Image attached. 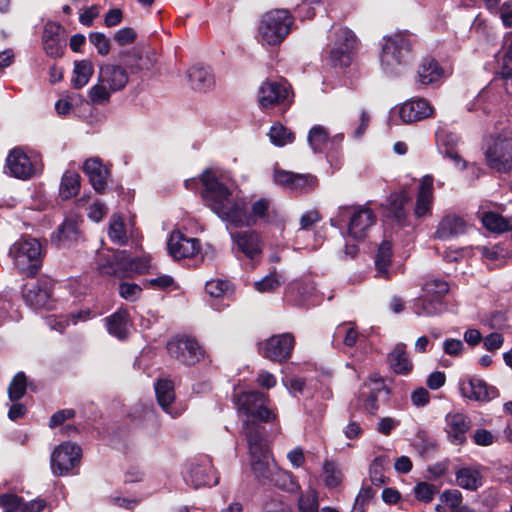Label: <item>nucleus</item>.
I'll use <instances>...</instances> for the list:
<instances>
[{"instance_id": "1", "label": "nucleus", "mask_w": 512, "mask_h": 512, "mask_svg": "<svg viewBox=\"0 0 512 512\" xmlns=\"http://www.w3.org/2000/svg\"><path fill=\"white\" fill-rule=\"evenodd\" d=\"M228 176L213 169H206L200 180L202 197L205 204L224 222L235 227L251 226L258 220L265 219L270 201L261 198L251 206L248 213L244 199L240 198L233 184H229Z\"/></svg>"}, {"instance_id": "2", "label": "nucleus", "mask_w": 512, "mask_h": 512, "mask_svg": "<svg viewBox=\"0 0 512 512\" xmlns=\"http://www.w3.org/2000/svg\"><path fill=\"white\" fill-rule=\"evenodd\" d=\"M380 65L389 76H397L412 59V38L408 32L398 31L386 35L380 43Z\"/></svg>"}, {"instance_id": "3", "label": "nucleus", "mask_w": 512, "mask_h": 512, "mask_svg": "<svg viewBox=\"0 0 512 512\" xmlns=\"http://www.w3.org/2000/svg\"><path fill=\"white\" fill-rule=\"evenodd\" d=\"M128 81L129 73L125 67L110 63L100 66L97 82L89 89V102L95 106L107 105L112 94L122 91Z\"/></svg>"}, {"instance_id": "4", "label": "nucleus", "mask_w": 512, "mask_h": 512, "mask_svg": "<svg viewBox=\"0 0 512 512\" xmlns=\"http://www.w3.org/2000/svg\"><path fill=\"white\" fill-rule=\"evenodd\" d=\"M375 221L373 211L361 205L339 206L335 216L330 219L331 225L340 229L347 223V234L356 240L365 238Z\"/></svg>"}, {"instance_id": "5", "label": "nucleus", "mask_w": 512, "mask_h": 512, "mask_svg": "<svg viewBox=\"0 0 512 512\" xmlns=\"http://www.w3.org/2000/svg\"><path fill=\"white\" fill-rule=\"evenodd\" d=\"M9 255L14 267L26 277L33 278L42 267V246L35 238L21 237L10 247Z\"/></svg>"}, {"instance_id": "6", "label": "nucleus", "mask_w": 512, "mask_h": 512, "mask_svg": "<svg viewBox=\"0 0 512 512\" xmlns=\"http://www.w3.org/2000/svg\"><path fill=\"white\" fill-rule=\"evenodd\" d=\"M243 433L247 439L251 457V467L255 476L259 479L271 480L276 466L270 462V454L264 442L259 425L246 423Z\"/></svg>"}, {"instance_id": "7", "label": "nucleus", "mask_w": 512, "mask_h": 512, "mask_svg": "<svg viewBox=\"0 0 512 512\" xmlns=\"http://www.w3.org/2000/svg\"><path fill=\"white\" fill-rule=\"evenodd\" d=\"M293 23L294 18L288 10H270L261 17L258 26V39L265 45H279L291 32Z\"/></svg>"}, {"instance_id": "8", "label": "nucleus", "mask_w": 512, "mask_h": 512, "mask_svg": "<svg viewBox=\"0 0 512 512\" xmlns=\"http://www.w3.org/2000/svg\"><path fill=\"white\" fill-rule=\"evenodd\" d=\"M41 172L42 163L38 155H29L21 147H15L9 151L4 165L6 175L26 181Z\"/></svg>"}, {"instance_id": "9", "label": "nucleus", "mask_w": 512, "mask_h": 512, "mask_svg": "<svg viewBox=\"0 0 512 512\" xmlns=\"http://www.w3.org/2000/svg\"><path fill=\"white\" fill-rule=\"evenodd\" d=\"M512 130L505 129L488 143L485 157L487 164L498 172H507L512 167Z\"/></svg>"}, {"instance_id": "10", "label": "nucleus", "mask_w": 512, "mask_h": 512, "mask_svg": "<svg viewBox=\"0 0 512 512\" xmlns=\"http://www.w3.org/2000/svg\"><path fill=\"white\" fill-rule=\"evenodd\" d=\"M268 396L265 393L258 391L244 392L241 393L237 398V406L239 412L247 416V420L244 423H254V420L262 422H270L275 419V414L267 406ZM256 425H258L256 423Z\"/></svg>"}, {"instance_id": "11", "label": "nucleus", "mask_w": 512, "mask_h": 512, "mask_svg": "<svg viewBox=\"0 0 512 512\" xmlns=\"http://www.w3.org/2000/svg\"><path fill=\"white\" fill-rule=\"evenodd\" d=\"M148 268L147 263L142 259H133L125 251H116L110 258L102 260L99 265L102 274L115 275L125 278L132 274H141Z\"/></svg>"}, {"instance_id": "12", "label": "nucleus", "mask_w": 512, "mask_h": 512, "mask_svg": "<svg viewBox=\"0 0 512 512\" xmlns=\"http://www.w3.org/2000/svg\"><path fill=\"white\" fill-rule=\"evenodd\" d=\"M258 102L262 109L276 106L286 108L292 102L290 86L285 79H268L261 84L258 90Z\"/></svg>"}, {"instance_id": "13", "label": "nucleus", "mask_w": 512, "mask_h": 512, "mask_svg": "<svg viewBox=\"0 0 512 512\" xmlns=\"http://www.w3.org/2000/svg\"><path fill=\"white\" fill-rule=\"evenodd\" d=\"M331 35L333 38V46L330 49L331 63L334 66H348L356 44L354 33L346 27L333 26Z\"/></svg>"}, {"instance_id": "14", "label": "nucleus", "mask_w": 512, "mask_h": 512, "mask_svg": "<svg viewBox=\"0 0 512 512\" xmlns=\"http://www.w3.org/2000/svg\"><path fill=\"white\" fill-rule=\"evenodd\" d=\"M273 181L283 189L296 194L309 193L319 184L317 177L310 173H294L281 169L274 171Z\"/></svg>"}, {"instance_id": "15", "label": "nucleus", "mask_w": 512, "mask_h": 512, "mask_svg": "<svg viewBox=\"0 0 512 512\" xmlns=\"http://www.w3.org/2000/svg\"><path fill=\"white\" fill-rule=\"evenodd\" d=\"M171 357L185 365H193L204 357V351L198 342L190 337H175L167 343Z\"/></svg>"}, {"instance_id": "16", "label": "nucleus", "mask_w": 512, "mask_h": 512, "mask_svg": "<svg viewBox=\"0 0 512 512\" xmlns=\"http://www.w3.org/2000/svg\"><path fill=\"white\" fill-rule=\"evenodd\" d=\"M294 345V336L291 333H282L262 342L260 352L265 358L282 363L291 357Z\"/></svg>"}, {"instance_id": "17", "label": "nucleus", "mask_w": 512, "mask_h": 512, "mask_svg": "<svg viewBox=\"0 0 512 512\" xmlns=\"http://www.w3.org/2000/svg\"><path fill=\"white\" fill-rule=\"evenodd\" d=\"M53 286V280L48 277L29 282L21 289L22 298L35 309L47 307L53 295Z\"/></svg>"}, {"instance_id": "18", "label": "nucleus", "mask_w": 512, "mask_h": 512, "mask_svg": "<svg viewBox=\"0 0 512 512\" xmlns=\"http://www.w3.org/2000/svg\"><path fill=\"white\" fill-rule=\"evenodd\" d=\"M185 480L194 488L213 486L218 483V476L211 460L204 456L190 463L185 474Z\"/></svg>"}, {"instance_id": "19", "label": "nucleus", "mask_w": 512, "mask_h": 512, "mask_svg": "<svg viewBox=\"0 0 512 512\" xmlns=\"http://www.w3.org/2000/svg\"><path fill=\"white\" fill-rule=\"evenodd\" d=\"M470 418L462 412H449L445 416V432L450 443L463 445L467 441V433L471 429Z\"/></svg>"}, {"instance_id": "20", "label": "nucleus", "mask_w": 512, "mask_h": 512, "mask_svg": "<svg viewBox=\"0 0 512 512\" xmlns=\"http://www.w3.org/2000/svg\"><path fill=\"white\" fill-rule=\"evenodd\" d=\"M167 246L169 254L174 259L192 258L200 250V241L197 238L187 237L180 231H173Z\"/></svg>"}, {"instance_id": "21", "label": "nucleus", "mask_w": 512, "mask_h": 512, "mask_svg": "<svg viewBox=\"0 0 512 512\" xmlns=\"http://www.w3.org/2000/svg\"><path fill=\"white\" fill-rule=\"evenodd\" d=\"M399 116L404 123H413L431 117L434 108L425 98H412L404 102L398 109Z\"/></svg>"}, {"instance_id": "22", "label": "nucleus", "mask_w": 512, "mask_h": 512, "mask_svg": "<svg viewBox=\"0 0 512 512\" xmlns=\"http://www.w3.org/2000/svg\"><path fill=\"white\" fill-rule=\"evenodd\" d=\"M461 395L470 400L485 402L499 396L494 386H489L484 380L476 377L469 378L460 383Z\"/></svg>"}, {"instance_id": "23", "label": "nucleus", "mask_w": 512, "mask_h": 512, "mask_svg": "<svg viewBox=\"0 0 512 512\" xmlns=\"http://www.w3.org/2000/svg\"><path fill=\"white\" fill-rule=\"evenodd\" d=\"M82 169L88 176L93 189L97 193H103L111 175L109 168L103 164L99 157H91L84 161Z\"/></svg>"}, {"instance_id": "24", "label": "nucleus", "mask_w": 512, "mask_h": 512, "mask_svg": "<svg viewBox=\"0 0 512 512\" xmlns=\"http://www.w3.org/2000/svg\"><path fill=\"white\" fill-rule=\"evenodd\" d=\"M498 79L484 89L467 104V110L469 112L479 113L481 112L484 116L490 115L494 112L501 101L500 95L495 91V83Z\"/></svg>"}, {"instance_id": "25", "label": "nucleus", "mask_w": 512, "mask_h": 512, "mask_svg": "<svg viewBox=\"0 0 512 512\" xmlns=\"http://www.w3.org/2000/svg\"><path fill=\"white\" fill-rule=\"evenodd\" d=\"M231 238L238 251L247 258L254 259L262 253V240L255 231L231 233Z\"/></svg>"}, {"instance_id": "26", "label": "nucleus", "mask_w": 512, "mask_h": 512, "mask_svg": "<svg viewBox=\"0 0 512 512\" xmlns=\"http://www.w3.org/2000/svg\"><path fill=\"white\" fill-rule=\"evenodd\" d=\"M433 182L431 175H425L421 178L414 213L416 217L421 218L431 214L433 206Z\"/></svg>"}, {"instance_id": "27", "label": "nucleus", "mask_w": 512, "mask_h": 512, "mask_svg": "<svg viewBox=\"0 0 512 512\" xmlns=\"http://www.w3.org/2000/svg\"><path fill=\"white\" fill-rule=\"evenodd\" d=\"M385 388L383 380L380 378L365 383L361 388L357 399V405L361 406L366 412L374 414L378 410V397Z\"/></svg>"}, {"instance_id": "28", "label": "nucleus", "mask_w": 512, "mask_h": 512, "mask_svg": "<svg viewBox=\"0 0 512 512\" xmlns=\"http://www.w3.org/2000/svg\"><path fill=\"white\" fill-rule=\"evenodd\" d=\"M155 393L160 407L172 418H177L182 414V409L173 407L175 401L174 384L167 379H161L155 384Z\"/></svg>"}, {"instance_id": "29", "label": "nucleus", "mask_w": 512, "mask_h": 512, "mask_svg": "<svg viewBox=\"0 0 512 512\" xmlns=\"http://www.w3.org/2000/svg\"><path fill=\"white\" fill-rule=\"evenodd\" d=\"M460 142L459 136L454 133L437 134V145L439 152L449 158L457 168L465 169L467 162L458 154L456 147Z\"/></svg>"}, {"instance_id": "30", "label": "nucleus", "mask_w": 512, "mask_h": 512, "mask_svg": "<svg viewBox=\"0 0 512 512\" xmlns=\"http://www.w3.org/2000/svg\"><path fill=\"white\" fill-rule=\"evenodd\" d=\"M466 230L467 224L461 217L449 214L439 222L435 237L440 240H448L464 234Z\"/></svg>"}, {"instance_id": "31", "label": "nucleus", "mask_w": 512, "mask_h": 512, "mask_svg": "<svg viewBox=\"0 0 512 512\" xmlns=\"http://www.w3.org/2000/svg\"><path fill=\"white\" fill-rule=\"evenodd\" d=\"M444 69L433 58H425L417 70V83L427 87L438 83L444 77Z\"/></svg>"}, {"instance_id": "32", "label": "nucleus", "mask_w": 512, "mask_h": 512, "mask_svg": "<svg viewBox=\"0 0 512 512\" xmlns=\"http://www.w3.org/2000/svg\"><path fill=\"white\" fill-rule=\"evenodd\" d=\"M388 362L391 369L402 375H407L412 371L413 363L406 351V344L398 343L388 354Z\"/></svg>"}, {"instance_id": "33", "label": "nucleus", "mask_w": 512, "mask_h": 512, "mask_svg": "<svg viewBox=\"0 0 512 512\" xmlns=\"http://www.w3.org/2000/svg\"><path fill=\"white\" fill-rule=\"evenodd\" d=\"M191 88L195 91H206L214 84V77L208 67L194 65L187 71Z\"/></svg>"}, {"instance_id": "34", "label": "nucleus", "mask_w": 512, "mask_h": 512, "mask_svg": "<svg viewBox=\"0 0 512 512\" xmlns=\"http://www.w3.org/2000/svg\"><path fill=\"white\" fill-rule=\"evenodd\" d=\"M109 334L118 339H125L129 332V314L125 309H119L106 318Z\"/></svg>"}, {"instance_id": "35", "label": "nucleus", "mask_w": 512, "mask_h": 512, "mask_svg": "<svg viewBox=\"0 0 512 512\" xmlns=\"http://www.w3.org/2000/svg\"><path fill=\"white\" fill-rule=\"evenodd\" d=\"M456 483L463 489L475 491L482 485V476L476 468L462 467L456 471Z\"/></svg>"}, {"instance_id": "36", "label": "nucleus", "mask_w": 512, "mask_h": 512, "mask_svg": "<svg viewBox=\"0 0 512 512\" xmlns=\"http://www.w3.org/2000/svg\"><path fill=\"white\" fill-rule=\"evenodd\" d=\"M314 290L315 286L312 282L295 281L289 285L286 297L293 299L297 305H301L310 300Z\"/></svg>"}, {"instance_id": "37", "label": "nucleus", "mask_w": 512, "mask_h": 512, "mask_svg": "<svg viewBox=\"0 0 512 512\" xmlns=\"http://www.w3.org/2000/svg\"><path fill=\"white\" fill-rule=\"evenodd\" d=\"M392 259V245L389 241L384 240L378 247L375 257V267L377 276L389 278V267Z\"/></svg>"}, {"instance_id": "38", "label": "nucleus", "mask_w": 512, "mask_h": 512, "mask_svg": "<svg viewBox=\"0 0 512 512\" xmlns=\"http://www.w3.org/2000/svg\"><path fill=\"white\" fill-rule=\"evenodd\" d=\"M413 309L417 316H435L443 311V302L423 294L414 300Z\"/></svg>"}, {"instance_id": "39", "label": "nucleus", "mask_w": 512, "mask_h": 512, "mask_svg": "<svg viewBox=\"0 0 512 512\" xmlns=\"http://www.w3.org/2000/svg\"><path fill=\"white\" fill-rule=\"evenodd\" d=\"M94 73V67L90 60L75 61L71 83L74 88L84 87Z\"/></svg>"}, {"instance_id": "40", "label": "nucleus", "mask_w": 512, "mask_h": 512, "mask_svg": "<svg viewBox=\"0 0 512 512\" xmlns=\"http://www.w3.org/2000/svg\"><path fill=\"white\" fill-rule=\"evenodd\" d=\"M482 223L492 232L503 233L512 229V216L506 219L497 213L487 212L482 217Z\"/></svg>"}, {"instance_id": "41", "label": "nucleus", "mask_w": 512, "mask_h": 512, "mask_svg": "<svg viewBox=\"0 0 512 512\" xmlns=\"http://www.w3.org/2000/svg\"><path fill=\"white\" fill-rule=\"evenodd\" d=\"M307 140L314 153H322L328 145L329 135L323 126L315 125L310 129Z\"/></svg>"}, {"instance_id": "42", "label": "nucleus", "mask_w": 512, "mask_h": 512, "mask_svg": "<svg viewBox=\"0 0 512 512\" xmlns=\"http://www.w3.org/2000/svg\"><path fill=\"white\" fill-rule=\"evenodd\" d=\"M408 201L409 196L406 191H397L389 195V210L392 213V217L395 218L398 222H401L405 219L406 212L404 210V206Z\"/></svg>"}, {"instance_id": "43", "label": "nucleus", "mask_w": 512, "mask_h": 512, "mask_svg": "<svg viewBox=\"0 0 512 512\" xmlns=\"http://www.w3.org/2000/svg\"><path fill=\"white\" fill-rule=\"evenodd\" d=\"M358 337L359 333L356 330V327L350 322H343L336 327L333 340L335 342L341 341L347 347H353L356 344Z\"/></svg>"}, {"instance_id": "44", "label": "nucleus", "mask_w": 512, "mask_h": 512, "mask_svg": "<svg viewBox=\"0 0 512 512\" xmlns=\"http://www.w3.org/2000/svg\"><path fill=\"white\" fill-rule=\"evenodd\" d=\"M82 460V449L75 443L66 442V476L79 473Z\"/></svg>"}, {"instance_id": "45", "label": "nucleus", "mask_w": 512, "mask_h": 512, "mask_svg": "<svg viewBox=\"0 0 512 512\" xmlns=\"http://www.w3.org/2000/svg\"><path fill=\"white\" fill-rule=\"evenodd\" d=\"M323 481L327 488L338 487L343 479V474L336 462L325 460L323 463Z\"/></svg>"}, {"instance_id": "46", "label": "nucleus", "mask_w": 512, "mask_h": 512, "mask_svg": "<svg viewBox=\"0 0 512 512\" xmlns=\"http://www.w3.org/2000/svg\"><path fill=\"white\" fill-rule=\"evenodd\" d=\"M108 236L115 244L124 245L127 243L128 237L121 216L117 214L112 215L109 223Z\"/></svg>"}, {"instance_id": "47", "label": "nucleus", "mask_w": 512, "mask_h": 512, "mask_svg": "<svg viewBox=\"0 0 512 512\" xmlns=\"http://www.w3.org/2000/svg\"><path fill=\"white\" fill-rule=\"evenodd\" d=\"M424 295L443 302V298L449 292V284L440 279H429L423 285Z\"/></svg>"}, {"instance_id": "48", "label": "nucleus", "mask_w": 512, "mask_h": 512, "mask_svg": "<svg viewBox=\"0 0 512 512\" xmlns=\"http://www.w3.org/2000/svg\"><path fill=\"white\" fill-rule=\"evenodd\" d=\"M82 222L83 220L79 215L69 223L66 221V248L76 247L85 241V238L79 229V224Z\"/></svg>"}, {"instance_id": "49", "label": "nucleus", "mask_w": 512, "mask_h": 512, "mask_svg": "<svg viewBox=\"0 0 512 512\" xmlns=\"http://www.w3.org/2000/svg\"><path fill=\"white\" fill-rule=\"evenodd\" d=\"M388 465V461L385 457H377L373 460L369 469L370 481L376 487L384 485L387 481L385 476V468Z\"/></svg>"}, {"instance_id": "50", "label": "nucleus", "mask_w": 512, "mask_h": 512, "mask_svg": "<svg viewBox=\"0 0 512 512\" xmlns=\"http://www.w3.org/2000/svg\"><path fill=\"white\" fill-rule=\"evenodd\" d=\"M268 135L270 141L279 147L285 146L286 144L292 143L294 141V134L279 123L271 126Z\"/></svg>"}, {"instance_id": "51", "label": "nucleus", "mask_w": 512, "mask_h": 512, "mask_svg": "<svg viewBox=\"0 0 512 512\" xmlns=\"http://www.w3.org/2000/svg\"><path fill=\"white\" fill-rule=\"evenodd\" d=\"M27 381L23 372L17 373L8 387V396L11 402L20 400L26 393Z\"/></svg>"}, {"instance_id": "52", "label": "nucleus", "mask_w": 512, "mask_h": 512, "mask_svg": "<svg viewBox=\"0 0 512 512\" xmlns=\"http://www.w3.org/2000/svg\"><path fill=\"white\" fill-rule=\"evenodd\" d=\"M285 281L284 277L277 273L271 272L269 275H266L263 279L256 281L254 283V288L258 292H273L276 290L283 282Z\"/></svg>"}, {"instance_id": "53", "label": "nucleus", "mask_w": 512, "mask_h": 512, "mask_svg": "<svg viewBox=\"0 0 512 512\" xmlns=\"http://www.w3.org/2000/svg\"><path fill=\"white\" fill-rule=\"evenodd\" d=\"M413 491L416 499L425 503L431 502L438 493L437 487L427 482L417 483Z\"/></svg>"}, {"instance_id": "54", "label": "nucleus", "mask_w": 512, "mask_h": 512, "mask_svg": "<svg viewBox=\"0 0 512 512\" xmlns=\"http://www.w3.org/2000/svg\"><path fill=\"white\" fill-rule=\"evenodd\" d=\"M462 494L457 489L446 490L440 495V502L445 503L450 512H455L462 506Z\"/></svg>"}, {"instance_id": "55", "label": "nucleus", "mask_w": 512, "mask_h": 512, "mask_svg": "<svg viewBox=\"0 0 512 512\" xmlns=\"http://www.w3.org/2000/svg\"><path fill=\"white\" fill-rule=\"evenodd\" d=\"M50 468L54 475L60 476L64 472V444L57 445L50 456Z\"/></svg>"}, {"instance_id": "56", "label": "nucleus", "mask_w": 512, "mask_h": 512, "mask_svg": "<svg viewBox=\"0 0 512 512\" xmlns=\"http://www.w3.org/2000/svg\"><path fill=\"white\" fill-rule=\"evenodd\" d=\"M375 493L373 488L363 486L356 496L351 512H366V505L372 500Z\"/></svg>"}, {"instance_id": "57", "label": "nucleus", "mask_w": 512, "mask_h": 512, "mask_svg": "<svg viewBox=\"0 0 512 512\" xmlns=\"http://www.w3.org/2000/svg\"><path fill=\"white\" fill-rule=\"evenodd\" d=\"M88 38L101 56H106L110 52V40L104 33L91 32Z\"/></svg>"}, {"instance_id": "58", "label": "nucleus", "mask_w": 512, "mask_h": 512, "mask_svg": "<svg viewBox=\"0 0 512 512\" xmlns=\"http://www.w3.org/2000/svg\"><path fill=\"white\" fill-rule=\"evenodd\" d=\"M300 512H319L318 497L314 490H309L299 498Z\"/></svg>"}, {"instance_id": "59", "label": "nucleus", "mask_w": 512, "mask_h": 512, "mask_svg": "<svg viewBox=\"0 0 512 512\" xmlns=\"http://www.w3.org/2000/svg\"><path fill=\"white\" fill-rule=\"evenodd\" d=\"M142 288L136 283L122 282L119 285V295L130 302H135L141 296Z\"/></svg>"}, {"instance_id": "60", "label": "nucleus", "mask_w": 512, "mask_h": 512, "mask_svg": "<svg viewBox=\"0 0 512 512\" xmlns=\"http://www.w3.org/2000/svg\"><path fill=\"white\" fill-rule=\"evenodd\" d=\"M22 505V498L11 493H5L0 495V507H3L4 511L20 512Z\"/></svg>"}, {"instance_id": "61", "label": "nucleus", "mask_w": 512, "mask_h": 512, "mask_svg": "<svg viewBox=\"0 0 512 512\" xmlns=\"http://www.w3.org/2000/svg\"><path fill=\"white\" fill-rule=\"evenodd\" d=\"M229 283L224 280L216 279L210 280L206 282L205 290L206 292L215 298L221 297L228 290Z\"/></svg>"}, {"instance_id": "62", "label": "nucleus", "mask_w": 512, "mask_h": 512, "mask_svg": "<svg viewBox=\"0 0 512 512\" xmlns=\"http://www.w3.org/2000/svg\"><path fill=\"white\" fill-rule=\"evenodd\" d=\"M465 347L460 339L448 338L443 342V351L451 357H460Z\"/></svg>"}, {"instance_id": "63", "label": "nucleus", "mask_w": 512, "mask_h": 512, "mask_svg": "<svg viewBox=\"0 0 512 512\" xmlns=\"http://www.w3.org/2000/svg\"><path fill=\"white\" fill-rule=\"evenodd\" d=\"M81 177L76 172L66 171V198L76 196L79 193Z\"/></svg>"}, {"instance_id": "64", "label": "nucleus", "mask_w": 512, "mask_h": 512, "mask_svg": "<svg viewBox=\"0 0 512 512\" xmlns=\"http://www.w3.org/2000/svg\"><path fill=\"white\" fill-rule=\"evenodd\" d=\"M100 15V6L99 5H91L87 7L79 14V22L86 26L90 27L93 25L94 20Z\"/></svg>"}]
</instances>
